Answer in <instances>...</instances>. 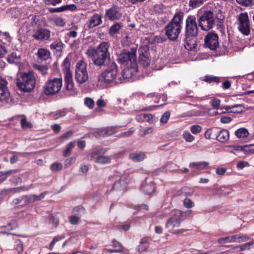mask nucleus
Instances as JSON below:
<instances>
[{
    "label": "nucleus",
    "instance_id": "obj_60",
    "mask_svg": "<svg viewBox=\"0 0 254 254\" xmlns=\"http://www.w3.org/2000/svg\"><path fill=\"white\" fill-rule=\"evenodd\" d=\"M243 251V249L241 248V245L233 247L231 251L230 250L227 251L228 253H238Z\"/></svg>",
    "mask_w": 254,
    "mask_h": 254
},
{
    "label": "nucleus",
    "instance_id": "obj_41",
    "mask_svg": "<svg viewBox=\"0 0 254 254\" xmlns=\"http://www.w3.org/2000/svg\"><path fill=\"white\" fill-rule=\"evenodd\" d=\"M75 146V142H70L66 147V149L64 152V156H67L69 154H70L71 149Z\"/></svg>",
    "mask_w": 254,
    "mask_h": 254
},
{
    "label": "nucleus",
    "instance_id": "obj_49",
    "mask_svg": "<svg viewBox=\"0 0 254 254\" xmlns=\"http://www.w3.org/2000/svg\"><path fill=\"white\" fill-rule=\"evenodd\" d=\"M63 238L61 236H57V237H55L53 240H52V241L51 242L50 245H49V249L51 250H52L53 248H54V246L55 245V244H56V243H57V242L58 241H60V240H61Z\"/></svg>",
    "mask_w": 254,
    "mask_h": 254
},
{
    "label": "nucleus",
    "instance_id": "obj_44",
    "mask_svg": "<svg viewBox=\"0 0 254 254\" xmlns=\"http://www.w3.org/2000/svg\"><path fill=\"white\" fill-rule=\"evenodd\" d=\"M50 47L52 49L60 51L62 49V43L61 42H55L51 44Z\"/></svg>",
    "mask_w": 254,
    "mask_h": 254
},
{
    "label": "nucleus",
    "instance_id": "obj_23",
    "mask_svg": "<svg viewBox=\"0 0 254 254\" xmlns=\"http://www.w3.org/2000/svg\"><path fill=\"white\" fill-rule=\"evenodd\" d=\"M150 61L146 53L140 54L139 57V64L143 67H146L150 64Z\"/></svg>",
    "mask_w": 254,
    "mask_h": 254
},
{
    "label": "nucleus",
    "instance_id": "obj_29",
    "mask_svg": "<svg viewBox=\"0 0 254 254\" xmlns=\"http://www.w3.org/2000/svg\"><path fill=\"white\" fill-rule=\"evenodd\" d=\"M116 132V129L114 127H108L102 129L99 132L100 136H109L113 134Z\"/></svg>",
    "mask_w": 254,
    "mask_h": 254
},
{
    "label": "nucleus",
    "instance_id": "obj_20",
    "mask_svg": "<svg viewBox=\"0 0 254 254\" xmlns=\"http://www.w3.org/2000/svg\"><path fill=\"white\" fill-rule=\"evenodd\" d=\"M216 139L221 142H225L229 139V132L227 129H222L217 134Z\"/></svg>",
    "mask_w": 254,
    "mask_h": 254
},
{
    "label": "nucleus",
    "instance_id": "obj_30",
    "mask_svg": "<svg viewBox=\"0 0 254 254\" xmlns=\"http://www.w3.org/2000/svg\"><path fill=\"white\" fill-rule=\"evenodd\" d=\"M209 164L207 162H194L191 163V170H201L206 168Z\"/></svg>",
    "mask_w": 254,
    "mask_h": 254
},
{
    "label": "nucleus",
    "instance_id": "obj_24",
    "mask_svg": "<svg viewBox=\"0 0 254 254\" xmlns=\"http://www.w3.org/2000/svg\"><path fill=\"white\" fill-rule=\"evenodd\" d=\"M249 237L246 235H235L231 236L232 243H242L248 241Z\"/></svg>",
    "mask_w": 254,
    "mask_h": 254
},
{
    "label": "nucleus",
    "instance_id": "obj_11",
    "mask_svg": "<svg viewBox=\"0 0 254 254\" xmlns=\"http://www.w3.org/2000/svg\"><path fill=\"white\" fill-rule=\"evenodd\" d=\"M182 212L179 210H175L172 212V217L169 219L167 224L166 227L173 230L175 227L180 226L181 223V219Z\"/></svg>",
    "mask_w": 254,
    "mask_h": 254
},
{
    "label": "nucleus",
    "instance_id": "obj_27",
    "mask_svg": "<svg viewBox=\"0 0 254 254\" xmlns=\"http://www.w3.org/2000/svg\"><path fill=\"white\" fill-rule=\"evenodd\" d=\"M37 55L41 60H46L50 57V53L46 49L41 48L38 50Z\"/></svg>",
    "mask_w": 254,
    "mask_h": 254
},
{
    "label": "nucleus",
    "instance_id": "obj_47",
    "mask_svg": "<svg viewBox=\"0 0 254 254\" xmlns=\"http://www.w3.org/2000/svg\"><path fill=\"white\" fill-rule=\"evenodd\" d=\"M63 168V165L61 163H54L51 166V168L52 170L55 171H58L62 170Z\"/></svg>",
    "mask_w": 254,
    "mask_h": 254
},
{
    "label": "nucleus",
    "instance_id": "obj_52",
    "mask_svg": "<svg viewBox=\"0 0 254 254\" xmlns=\"http://www.w3.org/2000/svg\"><path fill=\"white\" fill-rule=\"evenodd\" d=\"M55 22L56 25L60 27H63L65 25V22L63 18L61 17H57L55 19Z\"/></svg>",
    "mask_w": 254,
    "mask_h": 254
},
{
    "label": "nucleus",
    "instance_id": "obj_53",
    "mask_svg": "<svg viewBox=\"0 0 254 254\" xmlns=\"http://www.w3.org/2000/svg\"><path fill=\"white\" fill-rule=\"evenodd\" d=\"M202 129V127L198 125L191 126V133L197 134L199 133Z\"/></svg>",
    "mask_w": 254,
    "mask_h": 254
},
{
    "label": "nucleus",
    "instance_id": "obj_35",
    "mask_svg": "<svg viewBox=\"0 0 254 254\" xmlns=\"http://www.w3.org/2000/svg\"><path fill=\"white\" fill-rule=\"evenodd\" d=\"M1 228H5L7 231H11L17 227L16 222L14 220H11L5 226H2Z\"/></svg>",
    "mask_w": 254,
    "mask_h": 254
},
{
    "label": "nucleus",
    "instance_id": "obj_39",
    "mask_svg": "<svg viewBox=\"0 0 254 254\" xmlns=\"http://www.w3.org/2000/svg\"><path fill=\"white\" fill-rule=\"evenodd\" d=\"M148 243L146 241L140 242L138 246V250L140 252H145L148 248Z\"/></svg>",
    "mask_w": 254,
    "mask_h": 254
},
{
    "label": "nucleus",
    "instance_id": "obj_40",
    "mask_svg": "<svg viewBox=\"0 0 254 254\" xmlns=\"http://www.w3.org/2000/svg\"><path fill=\"white\" fill-rule=\"evenodd\" d=\"M20 123L23 128H30L33 127L32 125L28 122L25 118H23L21 120Z\"/></svg>",
    "mask_w": 254,
    "mask_h": 254
},
{
    "label": "nucleus",
    "instance_id": "obj_3",
    "mask_svg": "<svg viewBox=\"0 0 254 254\" xmlns=\"http://www.w3.org/2000/svg\"><path fill=\"white\" fill-rule=\"evenodd\" d=\"M136 51V48H132L130 51L123 52L118 55V63L126 67L125 69L129 70V75L130 77L138 71Z\"/></svg>",
    "mask_w": 254,
    "mask_h": 254
},
{
    "label": "nucleus",
    "instance_id": "obj_22",
    "mask_svg": "<svg viewBox=\"0 0 254 254\" xmlns=\"http://www.w3.org/2000/svg\"><path fill=\"white\" fill-rule=\"evenodd\" d=\"M141 190L145 194H151L154 191V185L152 183L150 184L145 183L142 185Z\"/></svg>",
    "mask_w": 254,
    "mask_h": 254
},
{
    "label": "nucleus",
    "instance_id": "obj_1",
    "mask_svg": "<svg viewBox=\"0 0 254 254\" xmlns=\"http://www.w3.org/2000/svg\"><path fill=\"white\" fill-rule=\"evenodd\" d=\"M109 67L99 75L97 85L101 88H105L110 84H119L130 78L129 69L123 70L121 74L118 71V66L115 62H112Z\"/></svg>",
    "mask_w": 254,
    "mask_h": 254
},
{
    "label": "nucleus",
    "instance_id": "obj_31",
    "mask_svg": "<svg viewBox=\"0 0 254 254\" xmlns=\"http://www.w3.org/2000/svg\"><path fill=\"white\" fill-rule=\"evenodd\" d=\"M47 193V192H44L41 193L39 195L35 194L29 195L28 197V201L30 203H33L36 201L40 200L44 198Z\"/></svg>",
    "mask_w": 254,
    "mask_h": 254
},
{
    "label": "nucleus",
    "instance_id": "obj_59",
    "mask_svg": "<svg viewBox=\"0 0 254 254\" xmlns=\"http://www.w3.org/2000/svg\"><path fill=\"white\" fill-rule=\"evenodd\" d=\"M141 117H143V120H145V121H147L149 123L153 122V117L151 114H143Z\"/></svg>",
    "mask_w": 254,
    "mask_h": 254
},
{
    "label": "nucleus",
    "instance_id": "obj_61",
    "mask_svg": "<svg viewBox=\"0 0 254 254\" xmlns=\"http://www.w3.org/2000/svg\"><path fill=\"white\" fill-rule=\"evenodd\" d=\"M73 132L72 131L69 130L66 133H64L61 137V141H64V139H67L68 137L71 136Z\"/></svg>",
    "mask_w": 254,
    "mask_h": 254
},
{
    "label": "nucleus",
    "instance_id": "obj_18",
    "mask_svg": "<svg viewBox=\"0 0 254 254\" xmlns=\"http://www.w3.org/2000/svg\"><path fill=\"white\" fill-rule=\"evenodd\" d=\"M129 182V179L126 176H123L120 180L115 182L113 188L114 190H123Z\"/></svg>",
    "mask_w": 254,
    "mask_h": 254
},
{
    "label": "nucleus",
    "instance_id": "obj_17",
    "mask_svg": "<svg viewBox=\"0 0 254 254\" xmlns=\"http://www.w3.org/2000/svg\"><path fill=\"white\" fill-rule=\"evenodd\" d=\"M102 22V16L99 14H94L89 19L88 27L92 29L100 25Z\"/></svg>",
    "mask_w": 254,
    "mask_h": 254
},
{
    "label": "nucleus",
    "instance_id": "obj_58",
    "mask_svg": "<svg viewBox=\"0 0 254 254\" xmlns=\"http://www.w3.org/2000/svg\"><path fill=\"white\" fill-rule=\"evenodd\" d=\"M76 160V158L75 157H72L70 158L66 159L65 161V166L66 167H67L70 166L71 164H73Z\"/></svg>",
    "mask_w": 254,
    "mask_h": 254
},
{
    "label": "nucleus",
    "instance_id": "obj_50",
    "mask_svg": "<svg viewBox=\"0 0 254 254\" xmlns=\"http://www.w3.org/2000/svg\"><path fill=\"white\" fill-rule=\"evenodd\" d=\"M218 242L220 244H223L227 243H232L231 240V236H227L224 238H220L218 239Z\"/></svg>",
    "mask_w": 254,
    "mask_h": 254
},
{
    "label": "nucleus",
    "instance_id": "obj_32",
    "mask_svg": "<svg viewBox=\"0 0 254 254\" xmlns=\"http://www.w3.org/2000/svg\"><path fill=\"white\" fill-rule=\"evenodd\" d=\"M121 27L122 26L120 23H115L110 27L109 34L111 36L113 37L120 30Z\"/></svg>",
    "mask_w": 254,
    "mask_h": 254
},
{
    "label": "nucleus",
    "instance_id": "obj_15",
    "mask_svg": "<svg viewBox=\"0 0 254 254\" xmlns=\"http://www.w3.org/2000/svg\"><path fill=\"white\" fill-rule=\"evenodd\" d=\"M51 32L45 28H39L32 34V37L37 40L45 41L50 39Z\"/></svg>",
    "mask_w": 254,
    "mask_h": 254
},
{
    "label": "nucleus",
    "instance_id": "obj_10",
    "mask_svg": "<svg viewBox=\"0 0 254 254\" xmlns=\"http://www.w3.org/2000/svg\"><path fill=\"white\" fill-rule=\"evenodd\" d=\"M204 45L211 50H215L219 46L218 36L212 32H209L205 36Z\"/></svg>",
    "mask_w": 254,
    "mask_h": 254
},
{
    "label": "nucleus",
    "instance_id": "obj_12",
    "mask_svg": "<svg viewBox=\"0 0 254 254\" xmlns=\"http://www.w3.org/2000/svg\"><path fill=\"white\" fill-rule=\"evenodd\" d=\"M64 79L66 94L69 96L75 95L76 91L74 87L72 74L69 71L65 72Z\"/></svg>",
    "mask_w": 254,
    "mask_h": 254
},
{
    "label": "nucleus",
    "instance_id": "obj_46",
    "mask_svg": "<svg viewBox=\"0 0 254 254\" xmlns=\"http://www.w3.org/2000/svg\"><path fill=\"white\" fill-rule=\"evenodd\" d=\"M170 117V114L169 112H165L161 117L160 122L163 124L166 123L169 119Z\"/></svg>",
    "mask_w": 254,
    "mask_h": 254
},
{
    "label": "nucleus",
    "instance_id": "obj_14",
    "mask_svg": "<svg viewBox=\"0 0 254 254\" xmlns=\"http://www.w3.org/2000/svg\"><path fill=\"white\" fill-rule=\"evenodd\" d=\"M105 16L110 20L113 21L119 19L122 17V13L118 6L114 5L106 10Z\"/></svg>",
    "mask_w": 254,
    "mask_h": 254
},
{
    "label": "nucleus",
    "instance_id": "obj_38",
    "mask_svg": "<svg viewBox=\"0 0 254 254\" xmlns=\"http://www.w3.org/2000/svg\"><path fill=\"white\" fill-rule=\"evenodd\" d=\"M193 108H191V116H199L202 111L201 106L193 105Z\"/></svg>",
    "mask_w": 254,
    "mask_h": 254
},
{
    "label": "nucleus",
    "instance_id": "obj_4",
    "mask_svg": "<svg viewBox=\"0 0 254 254\" xmlns=\"http://www.w3.org/2000/svg\"><path fill=\"white\" fill-rule=\"evenodd\" d=\"M183 16V12L176 13L165 27L166 34L170 40H175L178 37L181 30V22Z\"/></svg>",
    "mask_w": 254,
    "mask_h": 254
},
{
    "label": "nucleus",
    "instance_id": "obj_36",
    "mask_svg": "<svg viewBox=\"0 0 254 254\" xmlns=\"http://www.w3.org/2000/svg\"><path fill=\"white\" fill-rule=\"evenodd\" d=\"M191 37L196 36L198 34V27L195 22V18L191 17Z\"/></svg>",
    "mask_w": 254,
    "mask_h": 254
},
{
    "label": "nucleus",
    "instance_id": "obj_37",
    "mask_svg": "<svg viewBox=\"0 0 254 254\" xmlns=\"http://www.w3.org/2000/svg\"><path fill=\"white\" fill-rule=\"evenodd\" d=\"M78 26L77 25H73L70 29V31L67 33V36L69 38H75L77 36V30Z\"/></svg>",
    "mask_w": 254,
    "mask_h": 254
},
{
    "label": "nucleus",
    "instance_id": "obj_55",
    "mask_svg": "<svg viewBox=\"0 0 254 254\" xmlns=\"http://www.w3.org/2000/svg\"><path fill=\"white\" fill-rule=\"evenodd\" d=\"M37 69L43 75H45L48 73V68L43 65H37Z\"/></svg>",
    "mask_w": 254,
    "mask_h": 254
},
{
    "label": "nucleus",
    "instance_id": "obj_8",
    "mask_svg": "<svg viewBox=\"0 0 254 254\" xmlns=\"http://www.w3.org/2000/svg\"><path fill=\"white\" fill-rule=\"evenodd\" d=\"M237 21L239 31L245 35H249L251 31V25L248 13H240L237 15Z\"/></svg>",
    "mask_w": 254,
    "mask_h": 254
},
{
    "label": "nucleus",
    "instance_id": "obj_28",
    "mask_svg": "<svg viewBox=\"0 0 254 254\" xmlns=\"http://www.w3.org/2000/svg\"><path fill=\"white\" fill-rule=\"evenodd\" d=\"M190 20V16H189L186 21V42L185 45V48L186 49H188L189 48V41H190V28H189L190 24L189 21Z\"/></svg>",
    "mask_w": 254,
    "mask_h": 254
},
{
    "label": "nucleus",
    "instance_id": "obj_45",
    "mask_svg": "<svg viewBox=\"0 0 254 254\" xmlns=\"http://www.w3.org/2000/svg\"><path fill=\"white\" fill-rule=\"evenodd\" d=\"M12 172V171H8L5 172H0V182H2L5 181L8 175H10Z\"/></svg>",
    "mask_w": 254,
    "mask_h": 254
},
{
    "label": "nucleus",
    "instance_id": "obj_51",
    "mask_svg": "<svg viewBox=\"0 0 254 254\" xmlns=\"http://www.w3.org/2000/svg\"><path fill=\"white\" fill-rule=\"evenodd\" d=\"M252 145V144H251L250 145H243V148L242 149V151H244L246 153H254V149L250 148V146Z\"/></svg>",
    "mask_w": 254,
    "mask_h": 254
},
{
    "label": "nucleus",
    "instance_id": "obj_42",
    "mask_svg": "<svg viewBox=\"0 0 254 254\" xmlns=\"http://www.w3.org/2000/svg\"><path fill=\"white\" fill-rule=\"evenodd\" d=\"M237 2L243 6H251L254 1V0H236Z\"/></svg>",
    "mask_w": 254,
    "mask_h": 254
},
{
    "label": "nucleus",
    "instance_id": "obj_57",
    "mask_svg": "<svg viewBox=\"0 0 254 254\" xmlns=\"http://www.w3.org/2000/svg\"><path fill=\"white\" fill-rule=\"evenodd\" d=\"M44 1L46 4L55 5L61 2L62 0H44Z\"/></svg>",
    "mask_w": 254,
    "mask_h": 254
},
{
    "label": "nucleus",
    "instance_id": "obj_13",
    "mask_svg": "<svg viewBox=\"0 0 254 254\" xmlns=\"http://www.w3.org/2000/svg\"><path fill=\"white\" fill-rule=\"evenodd\" d=\"M89 157L94 162L102 164L110 163L111 161V158L110 157L100 154L99 151L91 153L89 155Z\"/></svg>",
    "mask_w": 254,
    "mask_h": 254
},
{
    "label": "nucleus",
    "instance_id": "obj_9",
    "mask_svg": "<svg viewBox=\"0 0 254 254\" xmlns=\"http://www.w3.org/2000/svg\"><path fill=\"white\" fill-rule=\"evenodd\" d=\"M199 26L203 30H208L212 28L214 23L213 13L211 11H205L199 19Z\"/></svg>",
    "mask_w": 254,
    "mask_h": 254
},
{
    "label": "nucleus",
    "instance_id": "obj_54",
    "mask_svg": "<svg viewBox=\"0 0 254 254\" xmlns=\"http://www.w3.org/2000/svg\"><path fill=\"white\" fill-rule=\"evenodd\" d=\"M123 248H120V249H116L115 250H111L106 249L104 250V252L105 253H123Z\"/></svg>",
    "mask_w": 254,
    "mask_h": 254
},
{
    "label": "nucleus",
    "instance_id": "obj_16",
    "mask_svg": "<svg viewBox=\"0 0 254 254\" xmlns=\"http://www.w3.org/2000/svg\"><path fill=\"white\" fill-rule=\"evenodd\" d=\"M7 82L3 78H0V100L6 101L10 96L9 90L7 86Z\"/></svg>",
    "mask_w": 254,
    "mask_h": 254
},
{
    "label": "nucleus",
    "instance_id": "obj_25",
    "mask_svg": "<svg viewBox=\"0 0 254 254\" xmlns=\"http://www.w3.org/2000/svg\"><path fill=\"white\" fill-rule=\"evenodd\" d=\"M226 109L227 111L231 110L230 112L234 113H241L244 110V108L242 104H236L233 106H228Z\"/></svg>",
    "mask_w": 254,
    "mask_h": 254
},
{
    "label": "nucleus",
    "instance_id": "obj_64",
    "mask_svg": "<svg viewBox=\"0 0 254 254\" xmlns=\"http://www.w3.org/2000/svg\"><path fill=\"white\" fill-rule=\"evenodd\" d=\"M79 220V217L76 216H71L69 218V221L72 224H76Z\"/></svg>",
    "mask_w": 254,
    "mask_h": 254
},
{
    "label": "nucleus",
    "instance_id": "obj_5",
    "mask_svg": "<svg viewBox=\"0 0 254 254\" xmlns=\"http://www.w3.org/2000/svg\"><path fill=\"white\" fill-rule=\"evenodd\" d=\"M36 84V78L32 71L21 72L18 74L16 85L23 92H29L32 90Z\"/></svg>",
    "mask_w": 254,
    "mask_h": 254
},
{
    "label": "nucleus",
    "instance_id": "obj_43",
    "mask_svg": "<svg viewBox=\"0 0 254 254\" xmlns=\"http://www.w3.org/2000/svg\"><path fill=\"white\" fill-rule=\"evenodd\" d=\"M84 104L90 109H92L94 106V102L93 100L90 98H85L84 99Z\"/></svg>",
    "mask_w": 254,
    "mask_h": 254
},
{
    "label": "nucleus",
    "instance_id": "obj_63",
    "mask_svg": "<svg viewBox=\"0 0 254 254\" xmlns=\"http://www.w3.org/2000/svg\"><path fill=\"white\" fill-rule=\"evenodd\" d=\"M66 11H75L77 10V6L74 4L65 5Z\"/></svg>",
    "mask_w": 254,
    "mask_h": 254
},
{
    "label": "nucleus",
    "instance_id": "obj_26",
    "mask_svg": "<svg viewBox=\"0 0 254 254\" xmlns=\"http://www.w3.org/2000/svg\"><path fill=\"white\" fill-rule=\"evenodd\" d=\"M129 157L134 162H139L144 159L145 155L143 152H132L130 154Z\"/></svg>",
    "mask_w": 254,
    "mask_h": 254
},
{
    "label": "nucleus",
    "instance_id": "obj_34",
    "mask_svg": "<svg viewBox=\"0 0 254 254\" xmlns=\"http://www.w3.org/2000/svg\"><path fill=\"white\" fill-rule=\"evenodd\" d=\"M202 80L208 83H219L220 82L219 77L213 75H206L202 77Z\"/></svg>",
    "mask_w": 254,
    "mask_h": 254
},
{
    "label": "nucleus",
    "instance_id": "obj_56",
    "mask_svg": "<svg viewBox=\"0 0 254 254\" xmlns=\"http://www.w3.org/2000/svg\"><path fill=\"white\" fill-rule=\"evenodd\" d=\"M205 0H191V7L199 6Z\"/></svg>",
    "mask_w": 254,
    "mask_h": 254
},
{
    "label": "nucleus",
    "instance_id": "obj_21",
    "mask_svg": "<svg viewBox=\"0 0 254 254\" xmlns=\"http://www.w3.org/2000/svg\"><path fill=\"white\" fill-rule=\"evenodd\" d=\"M177 166L173 163H169L167 164L164 168H161L157 169L155 172L156 174H158L160 172H175L178 170Z\"/></svg>",
    "mask_w": 254,
    "mask_h": 254
},
{
    "label": "nucleus",
    "instance_id": "obj_19",
    "mask_svg": "<svg viewBox=\"0 0 254 254\" xmlns=\"http://www.w3.org/2000/svg\"><path fill=\"white\" fill-rule=\"evenodd\" d=\"M7 61L11 64H15L19 67L21 65V56L17 54L15 52H12L7 57Z\"/></svg>",
    "mask_w": 254,
    "mask_h": 254
},
{
    "label": "nucleus",
    "instance_id": "obj_48",
    "mask_svg": "<svg viewBox=\"0 0 254 254\" xmlns=\"http://www.w3.org/2000/svg\"><path fill=\"white\" fill-rule=\"evenodd\" d=\"M220 100L214 98L212 100L211 104L214 109H218L220 105Z\"/></svg>",
    "mask_w": 254,
    "mask_h": 254
},
{
    "label": "nucleus",
    "instance_id": "obj_62",
    "mask_svg": "<svg viewBox=\"0 0 254 254\" xmlns=\"http://www.w3.org/2000/svg\"><path fill=\"white\" fill-rule=\"evenodd\" d=\"M232 121V118L229 116H222L220 121L223 124H227Z\"/></svg>",
    "mask_w": 254,
    "mask_h": 254
},
{
    "label": "nucleus",
    "instance_id": "obj_7",
    "mask_svg": "<svg viewBox=\"0 0 254 254\" xmlns=\"http://www.w3.org/2000/svg\"><path fill=\"white\" fill-rule=\"evenodd\" d=\"M86 68L87 64L83 60L76 63L75 78L78 83L82 84L88 80V74Z\"/></svg>",
    "mask_w": 254,
    "mask_h": 254
},
{
    "label": "nucleus",
    "instance_id": "obj_6",
    "mask_svg": "<svg viewBox=\"0 0 254 254\" xmlns=\"http://www.w3.org/2000/svg\"><path fill=\"white\" fill-rule=\"evenodd\" d=\"M62 86L63 80L61 77L50 78L45 83L43 91L47 95H53L59 92Z\"/></svg>",
    "mask_w": 254,
    "mask_h": 254
},
{
    "label": "nucleus",
    "instance_id": "obj_2",
    "mask_svg": "<svg viewBox=\"0 0 254 254\" xmlns=\"http://www.w3.org/2000/svg\"><path fill=\"white\" fill-rule=\"evenodd\" d=\"M110 45L108 42H102L96 49L89 47L85 54L91 58L93 64L98 66H105L111 64L112 62L109 52Z\"/></svg>",
    "mask_w": 254,
    "mask_h": 254
},
{
    "label": "nucleus",
    "instance_id": "obj_33",
    "mask_svg": "<svg viewBox=\"0 0 254 254\" xmlns=\"http://www.w3.org/2000/svg\"><path fill=\"white\" fill-rule=\"evenodd\" d=\"M248 130L245 128H241L235 131V134L238 138H245L249 135Z\"/></svg>",
    "mask_w": 254,
    "mask_h": 254
}]
</instances>
